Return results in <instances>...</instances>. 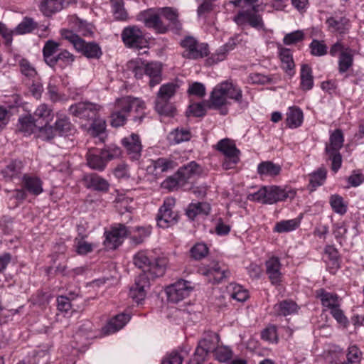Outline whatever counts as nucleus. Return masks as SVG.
<instances>
[{
  "mask_svg": "<svg viewBox=\"0 0 364 364\" xmlns=\"http://www.w3.org/2000/svg\"><path fill=\"white\" fill-rule=\"evenodd\" d=\"M101 106L90 102H80L70 107V112L80 119L90 121L99 115Z\"/></svg>",
  "mask_w": 364,
  "mask_h": 364,
  "instance_id": "ddd939ff",
  "label": "nucleus"
},
{
  "mask_svg": "<svg viewBox=\"0 0 364 364\" xmlns=\"http://www.w3.org/2000/svg\"><path fill=\"white\" fill-rule=\"evenodd\" d=\"M149 287L150 278L146 272H141L136 278L134 285L130 288L129 296L139 304L144 300Z\"/></svg>",
  "mask_w": 364,
  "mask_h": 364,
  "instance_id": "dca6fc26",
  "label": "nucleus"
},
{
  "mask_svg": "<svg viewBox=\"0 0 364 364\" xmlns=\"http://www.w3.org/2000/svg\"><path fill=\"white\" fill-rule=\"evenodd\" d=\"M298 306L291 300H284L274 306V312L279 316H287L296 313Z\"/></svg>",
  "mask_w": 364,
  "mask_h": 364,
  "instance_id": "e433bc0d",
  "label": "nucleus"
},
{
  "mask_svg": "<svg viewBox=\"0 0 364 364\" xmlns=\"http://www.w3.org/2000/svg\"><path fill=\"white\" fill-rule=\"evenodd\" d=\"M132 109L135 113L132 119L133 122L136 124H140L146 116L145 102L141 99L132 96L117 98L110 114L111 125L113 127L124 126Z\"/></svg>",
  "mask_w": 364,
  "mask_h": 364,
  "instance_id": "f257e3e1",
  "label": "nucleus"
},
{
  "mask_svg": "<svg viewBox=\"0 0 364 364\" xmlns=\"http://www.w3.org/2000/svg\"><path fill=\"white\" fill-rule=\"evenodd\" d=\"M134 264L142 272H146L150 280L164 275L168 264V257L161 252L156 250L140 251L134 257Z\"/></svg>",
  "mask_w": 364,
  "mask_h": 364,
  "instance_id": "f03ea898",
  "label": "nucleus"
},
{
  "mask_svg": "<svg viewBox=\"0 0 364 364\" xmlns=\"http://www.w3.org/2000/svg\"><path fill=\"white\" fill-rule=\"evenodd\" d=\"M219 339L218 335L214 332L205 333L203 338L198 342L193 358L188 364H202L208 354L214 352L218 346Z\"/></svg>",
  "mask_w": 364,
  "mask_h": 364,
  "instance_id": "6e6552de",
  "label": "nucleus"
},
{
  "mask_svg": "<svg viewBox=\"0 0 364 364\" xmlns=\"http://www.w3.org/2000/svg\"><path fill=\"white\" fill-rule=\"evenodd\" d=\"M82 182L85 187L96 191L107 192L109 188L108 181L95 173L85 175Z\"/></svg>",
  "mask_w": 364,
  "mask_h": 364,
  "instance_id": "b1692460",
  "label": "nucleus"
},
{
  "mask_svg": "<svg viewBox=\"0 0 364 364\" xmlns=\"http://www.w3.org/2000/svg\"><path fill=\"white\" fill-rule=\"evenodd\" d=\"M121 36L123 43L127 48L141 49L146 46L147 41L143 32L136 26L124 28Z\"/></svg>",
  "mask_w": 364,
  "mask_h": 364,
  "instance_id": "9b49d317",
  "label": "nucleus"
},
{
  "mask_svg": "<svg viewBox=\"0 0 364 364\" xmlns=\"http://www.w3.org/2000/svg\"><path fill=\"white\" fill-rule=\"evenodd\" d=\"M188 92L190 95L203 97L205 95V87L203 84L196 82L190 85Z\"/></svg>",
  "mask_w": 364,
  "mask_h": 364,
  "instance_id": "69168bd1",
  "label": "nucleus"
},
{
  "mask_svg": "<svg viewBox=\"0 0 364 364\" xmlns=\"http://www.w3.org/2000/svg\"><path fill=\"white\" fill-rule=\"evenodd\" d=\"M61 8V3L58 0H43L40 5V10L47 16L60 11Z\"/></svg>",
  "mask_w": 364,
  "mask_h": 364,
  "instance_id": "49530a36",
  "label": "nucleus"
},
{
  "mask_svg": "<svg viewBox=\"0 0 364 364\" xmlns=\"http://www.w3.org/2000/svg\"><path fill=\"white\" fill-rule=\"evenodd\" d=\"M326 169L321 167L310 175L309 183L312 188H315L323 183L326 178Z\"/></svg>",
  "mask_w": 364,
  "mask_h": 364,
  "instance_id": "3c124183",
  "label": "nucleus"
},
{
  "mask_svg": "<svg viewBox=\"0 0 364 364\" xmlns=\"http://www.w3.org/2000/svg\"><path fill=\"white\" fill-rule=\"evenodd\" d=\"M216 149L223 153L225 157L232 156L235 159V156H239L240 153L235 144L229 139L219 141L216 144Z\"/></svg>",
  "mask_w": 364,
  "mask_h": 364,
  "instance_id": "473e14b6",
  "label": "nucleus"
},
{
  "mask_svg": "<svg viewBox=\"0 0 364 364\" xmlns=\"http://www.w3.org/2000/svg\"><path fill=\"white\" fill-rule=\"evenodd\" d=\"M153 166L156 173H164L177 166V163L169 158H159L154 161Z\"/></svg>",
  "mask_w": 364,
  "mask_h": 364,
  "instance_id": "c03bdc74",
  "label": "nucleus"
},
{
  "mask_svg": "<svg viewBox=\"0 0 364 364\" xmlns=\"http://www.w3.org/2000/svg\"><path fill=\"white\" fill-rule=\"evenodd\" d=\"M183 48L182 56L188 59H198L206 57L209 54L208 44L198 43L192 36H186L180 43Z\"/></svg>",
  "mask_w": 364,
  "mask_h": 364,
  "instance_id": "1a4fd4ad",
  "label": "nucleus"
},
{
  "mask_svg": "<svg viewBox=\"0 0 364 364\" xmlns=\"http://www.w3.org/2000/svg\"><path fill=\"white\" fill-rule=\"evenodd\" d=\"M301 88L304 90H310L314 85V77L312 75V70L309 65H302L301 69Z\"/></svg>",
  "mask_w": 364,
  "mask_h": 364,
  "instance_id": "a19ab883",
  "label": "nucleus"
},
{
  "mask_svg": "<svg viewBox=\"0 0 364 364\" xmlns=\"http://www.w3.org/2000/svg\"><path fill=\"white\" fill-rule=\"evenodd\" d=\"M159 13L164 18L168 21L169 31L178 33L182 29V25L178 20V14L176 10L171 7H164L159 9Z\"/></svg>",
  "mask_w": 364,
  "mask_h": 364,
  "instance_id": "bb28decb",
  "label": "nucleus"
},
{
  "mask_svg": "<svg viewBox=\"0 0 364 364\" xmlns=\"http://www.w3.org/2000/svg\"><path fill=\"white\" fill-rule=\"evenodd\" d=\"M213 353L215 359L220 362H227L232 356V350L225 346H217Z\"/></svg>",
  "mask_w": 364,
  "mask_h": 364,
  "instance_id": "13d9d810",
  "label": "nucleus"
},
{
  "mask_svg": "<svg viewBox=\"0 0 364 364\" xmlns=\"http://www.w3.org/2000/svg\"><path fill=\"white\" fill-rule=\"evenodd\" d=\"M90 124L87 130L91 135L94 136H97L105 130V121L99 118V115L95 119L90 120Z\"/></svg>",
  "mask_w": 364,
  "mask_h": 364,
  "instance_id": "603ef678",
  "label": "nucleus"
},
{
  "mask_svg": "<svg viewBox=\"0 0 364 364\" xmlns=\"http://www.w3.org/2000/svg\"><path fill=\"white\" fill-rule=\"evenodd\" d=\"M127 234V227L124 225L118 224L112 227L109 232H105L104 245L108 249L114 250L122 243Z\"/></svg>",
  "mask_w": 364,
  "mask_h": 364,
  "instance_id": "a211bd4d",
  "label": "nucleus"
},
{
  "mask_svg": "<svg viewBox=\"0 0 364 364\" xmlns=\"http://www.w3.org/2000/svg\"><path fill=\"white\" fill-rule=\"evenodd\" d=\"M60 44L53 40H48L45 43L43 48V56L45 63L50 68H53V63L55 62V54L59 50Z\"/></svg>",
  "mask_w": 364,
  "mask_h": 364,
  "instance_id": "c756f323",
  "label": "nucleus"
},
{
  "mask_svg": "<svg viewBox=\"0 0 364 364\" xmlns=\"http://www.w3.org/2000/svg\"><path fill=\"white\" fill-rule=\"evenodd\" d=\"M121 154V149L115 145L102 149L92 148L86 154L87 164L90 168L101 171L105 168L108 161L119 157Z\"/></svg>",
  "mask_w": 364,
  "mask_h": 364,
  "instance_id": "20e7f679",
  "label": "nucleus"
},
{
  "mask_svg": "<svg viewBox=\"0 0 364 364\" xmlns=\"http://www.w3.org/2000/svg\"><path fill=\"white\" fill-rule=\"evenodd\" d=\"M31 116L36 122L38 130L43 134V129L49 126V122L53 118V113L47 105L41 104Z\"/></svg>",
  "mask_w": 364,
  "mask_h": 364,
  "instance_id": "4be33fe9",
  "label": "nucleus"
},
{
  "mask_svg": "<svg viewBox=\"0 0 364 364\" xmlns=\"http://www.w3.org/2000/svg\"><path fill=\"white\" fill-rule=\"evenodd\" d=\"M1 174L6 181L20 183L23 173V164L20 160H13L2 169Z\"/></svg>",
  "mask_w": 364,
  "mask_h": 364,
  "instance_id": "aec40b11",
  "label": "nucleus"
},
{
  "mask_svg": "<svg viewBox=\"0 0 364 364\" xmlns=\"http://www.w3.org/2000/svg\"><path fill=\"white\" fill-rule=\"evenodd\" d=\"M122 144L132 160H139L141 156L142 145L139 136L132 133L122 139Z\"/></svg>",
  "mask_w": 364,
  "mask_h": 364,
  "instance_id": "6ab92c4d",
  "label": "nucleus"
},
{
  "mask_svg": "<svg viewBox=\"0 0 364 364\" xmlns=\"http://www.w3.org/2000/svg\"><path fill=\"white\" fill-rule=\"evenodd\" d=\"M267 200L265 203L273 204L278 201L285 200L287 198L292 199L296 195V191L293 189H283L279 186H266Z\"/></svg>",
  "mask_w": 364,
  "mask_h": 364,
  "instance_id": "5701e85b",
  "label": "nucleus"
},
{
  "mask_svg": "<svg viewBox=\"0 0 364 364\" xmlns=\"http://www.w3.org/2000/svg\"><path fill=\"white\" fill-rule=\"evenodd\" d=\"M18 129L26 134H31L38 130L36 122L31 114H26L18 119Z\"/></svg>",
  "mask_w": 364,
  "mask_h": 364,
  "instance_id": "58836bf2",
  "label": "nucleus"
},
{
  "mask_svg": "<svg viewBox=\"0 0 364 364\" xmlns=\"http://www.w3.org/2000/svg\"><path fill=\"white\" fill-rule=\"evenodd\" d=\"M281 170L279 164L270 161H262L257 166V173L260 176H276L280 173Z\"/></svg>",
  "mask_w": 364,
  "mask_h": 364,
  "instance_id": "f704fd0d",
  "label": "nucleus"
},
{
  "mask_svg": "<svg viewBox=\"0 0 364 364\" xmlns=\"http://www.w3.org/2000/svg\"><path fill=\"white\" fill-rule=\"evenodd\" d=\"M249 81L253 84H269L272 82V78L271 76L264 75L261 73H251L249 75Z\"/></svg>",
  "mask_w": 364,
  "mask_h": 364,
  "instance_id": "680f3d73",
  "label": "nucleus"
},
{
  "mask_svg": "<svg viewBox=\"0 0 364 364\" xmlns=\"http://www.w3.org/2000/svg\"><path fill=\"white\" fill-rule=\"evenodd\" d=\"M20 183L21 188L33 196H38L43 191L42 180L34 175L24 174Z\"/></svg>",
  "mask_w": 364,
  "mask_h": 364,
  "instance_id": "393cba45",
  "label": "nucleus"
},
{
  "mask_svg": "<svg viewBox=\"0 0 364 364\" xmlns=\"http://www.w3.org/2000/svg\"><path fill=\"white\" fill-rule=\"evenodd\" d=\"M210 211V205L206 202L192 203L187 208L186 215L190 219L194 220L198 215H208Z\"/></svg>",
  "mask_w": 364,
  "mask_h": 364,
  "instance_id": "2f4dec72",
  "label": "nucleus"
},
{
  "mask_svg": "<svg viewBox=\"0 0 364 364\" xmlns=\"http://www.w3.org/2000/svg\"><path fill=\"white\" fill-rule=\"evenodd\" d=\"M191 136V133L188 129L176 128L170 132L168 136V139L171 144H177L189 141Z\"/></svg>",
  "mask_w": 364,
  "mask_h": 364,
  "instance_id": "4c0bfd02",
  "label": "nucleus"
},
{
  "mask_svg": "<svg viewBox=\"0 0 364 364\" xmlns=\"http://www.w3.org/2000/svg\"><path fill=\"white\" fill-rule=\"evenodd\" d=\"M311 54L314 56H323L327 53L328 47L323 43L316 39H314L309 45Z\"/></svg>",
  "mask_w": 364,
  "mask_h": 364,
  "instance_id": "5fc2aeb1",
  "label": "nucleus"
},
{
  "mask_svg": "<svg viewBox=\"0 0 364 364\" xmlns=\"http://www.w3.org/2000/svg\"><path fill=\"white\" fill-rule=\"evenodd\" d=\"M325 254L328 256V259L331 262L333 267L338 268V253L336 248L333 246H326L325 248Z\"/></svg>",
  "mask_w": 364,
  "mask_h": 364,
  "instance_id": "0e129e2a",
  "label": "nucleus"
},
{
  "mask_svg": "<svg viewBox=\"0 0 364 364\" xmlns=\"http://www.w3.org/2000/svg\"><path fill=\"white\" fill-rule=\"evenodd\" d=\"M130 316L126 314H117L112 318L103 327V331L105 334L114 333L122 329L129 321Z\"/></svg>",
  "mask_w": 364,
  "mask_h": 364,
  "instance_id": "cd10ccee",
  "label": "nucleus"
},
{
  "mask_svg": "<svg viewBox=\"0 0 364 364\" xmlns=\"http://www.w3.org/2000/svg\"><path fill=\"white\" fill-rule=\"evenodd\" d=\"M303 118V112L300 108L296 107H290L287 113V125L289 128H297L301 126Z\"/></svg>",
  "mask_w": 364,
  "mask_h": 364,
  "instance_id": "72a5a7b5",
  "label": "nucleus"
},
{
  "mask_svg": "<svg viewBox=\"0 0 364 364\" xmlns=\"http://www.w3.org/2000/svg\"><path fill=\"white\" fill-rule=\"evenodd\" d=\"M58 309L60 311L68 312L71 308L72 304L70 299L65 296H59L57 298Z\"/></svg>",
  "mask_w": 364,
  "mask_h": 364,
  "instance_id": "774afa93",
  "label": "nucleus"
},
{
  "mask_svg": "<svg viewBox=\"0 0 364 364\" xmlns=\"http://www.w3.org/2000/svg\"><path fill=\"white\" fill-rule=\"evenodd\" d=\"M279 56L282 64V68L291 76L294 73V62L290 49L282 48L279 50Z\"/></svg>",
  "mask_w": 364,
  "mask_h": 364,
  "instance_id": "c9c22d12",
  "label": "nucleus"
},
{
  "mask_svg": "<svg viewBox=\"0 0 364 364\" xmlns=\"http://www.w3.org/2000/svg\"><path fill=\"white\" fill-rule=\"evenodd\" d=\"M344 136L339 129L333 131L329 137V142L326 144L325 154L326 159L331 161V170L336 173L342 166V156L340 153L343 147Z\"/></svg>",
  "mask_w": 364,
  "mask_h": 364,
  "instance_id": "423d86ee",
  "label": "nucleus"
},
{
  "mask_svg": "<svg viewBox=\"0 0 364 364\" xmlns=\"http://www.w3.org/2000/svg\"><path fill=\"white\" fill-rule=\"evenodd\" d=\"M193 287L191 282L180 279L166 289L168 300L172 303H178L189 296Z\"/></svg>",
  "mask_w": 364,
  "mask_h": 364,
  "instance_id": "4468645a",
  "label": "nucleus"
},
{
  "mask_svg": "<svg viewBox=\"0 0 364 364\" xmlns=\"http://www.w3.org/2000/svg\"><path fill=\"white\" fill-rule=\"evenodd\" d=\"M354 50L351 48L347 49L341 53L338 58V71L340 73H344L352 67L353 64Z\"/></svg>",
  "mask_w": 364,
  "mask_h": 364,
  "instance_id": "79ce46f5",
  "label": "nucleus"
},
{
  "mask_svg": "<svg viewBox=\"0 0 364 364\" xmlns=\"http://www.w3.org/2000/svg\"><path fill=\"white\" fill-rule=\"evenodd\" d=\"M62 37L72 43L76 50L82 53L88 58L98 59L102 55L100 47L94 42L87 43L70 30L60 31Z\"/></svg>",
  "mask_w": 364,
  "mask_h": 364,
  "instance_id": "0eeeda50",
  "label": "nucleus"
},
{
  "mask_svg": "<svg viewBox=\"0 0 364 364\" xmlns=\"http://www.w3.org/2000/svg\"><path fill=\"white\" fill-rule=\"evenodd\" d=\"M161 63L151 62L146 64V75L149 77V85L151 87L161 82Z\"/></svg>",
  "mask_w": 364,
  "mask_h": 364,
  "instance_id": "c85d7f7f",
  "label": "nucleus"
},
{
  "mask_svg": "<svg viewBox=\"0 0 364 364\" xmlns=\"http://www.w3.org/2000/svg\"><path fill=\"white\" fill-rule=\"evenodd\" d=\"M304 34L302 31H296L290 33H287L283 39L284 43L286 45H291L302 41Z\"/></svg>",
  "mask_w": 364,
  "mask_h": 364,
  "instance_id": "052dcab7",
  "label": "nucleus"
},
{
  "mask_svg": "<svg viewBox=\"0 0 364 364\" xmlns=\"http://www.w3.org/2000/svg\"><path fill=\"white\" fill-rule=\"evenodd\" d=\"M230 272L226 269H223L218 263L213 264L208 269L205 274L208 277H213L215 282H220L224 278L227 277Z\"/></svg>",
  "mask_w": 364,
  "mask_h": 364,
  "instance_id": "09e8293b",
  "label": "nucleus"
},
{
  "mask_svg": "<svg viewBox=\"0 0 364 364\" xmlns=\"http://www.w3.org/2000/svg\"><path fill=\"white\" fill-rule=\"evenodd\" d=\"M248 292L242 286L235 285L232 287L231 297L238 301H245L248 298Z\"/></svg>",
  "mask_w": 364,
  "mask_h": 364,
  "instance_id": "e2e57ef3",
  "label": "nucleus"
},
{
  "mask_svg": "<svg viewBox=\"0 0 364 364\" xmlns=\"http://www.w3.org/2000/svg\"><path fill=\"white\" fill-rule=\"evenodd\" d=\"M326 23L331 32L344 33L348 30L349 20L345 17H329L326 19Z\"/></svg>",
  "mask_w": 364,
  "mask_h": 364,
  "instance_id": "7c9ffc66",
  "label": "nucleus"
},
{
  "mask_svg": "<svg viewBox=\"0 0 364 364\" xmlns=\"http://www.w3.org/2000/svg\"><path fill=\"white\" fill-rule=\"evenodd\" d=\"M55 62L53 63V68L56 65H59L61 68L70 66L73 64L75 60V56L67 50H63L59 53L55 55L54 58Z\"/></svg>",
  "mask_w": 364,
  "mask_h": 364,
  "instance_id": "37998d69",
  "label": "nucleus"
},
{
  "mask_svg": "<svg viewBox=\"0 0 364 364\" xmlns=\"http://www.w3.org/2000/svg\"><path fill=\"white\" fill-rule=\"evenodd\" d=\"M261 337L263 340L273 342L277 341V330L274 326L267 327L262 331Z\"/></svg>",
  "mask_w": 364,
  "mask_h": 364,
  "instance_id": "338daca9",
  "label": "nucleus"
},
{
  "mask_svg": "<svg viewBox=\"0 0 364 364\" xmlns=\"http://www.w3.org/2000/svg\"><path fill=\"white\" fill-rule=\"evenodd\" d=\"M242 90L232 82L224 81L218 84L212 91L210 97V108L219 109L228 103V99L237 102L242 100Z\"/></svg>",
  "mask_w": 364,
  "mask_h": 364,
  "instance_id": "7ed1b4c3",
  "label": "nucleus"
},
{
  "mask_svg": "<svg viewBox=\"0 0 364 364\" xmlns=\"http://www.w3.org/2000/svg\"><path fill=\"white\" fill-rule=\"evenodd\" d=\"M316 296L321 299L323 306L328 307L331 310L339 306L338 296L327 292L323 289H320L316 291Z\"/></svg>",
  "mask_w": 364,
  "mask_h": 364,
  "instance_id": "ea45409f",
  "label": "nucleus"
},
{
  "mask_svg": "<svg viewBox=\"0 0 364 364\" xmlns=\"http://www.w3.org/2000/svg\"><path fill=\"white\" fill-rule=\"evenodd\" d=\"M21 73L26 77L33 80L38 75V72L33 65L26 58H21L18 62Z\"/></svg>",
  "mask_w": 364,
  "mask_h": 364,
  "instance_id": "a18cd8bd",
  "label": "nucleus"
},
{
  "mask_svg": "<svg viewBox=\"0 0 364 364\" xmlns=\"http://www.w3.org/2000/svg\"><path fill=\"white\" fill-rule=\"evenodd\" d=\"M299 225V220L297 219L282 220L275 225L274 230L279 233L287 232L295 230Z\"/></svg>",
  "mask_w": 364,
  "mask_h": 364,
  "instance_id": "8fccbe9b",
  "label": "nucleus"
},
{
  "mask_svg": "<svg viewBox=\"0 0 364 364\" xmlns=\"http://www.w3.org/2000/svg\"><path fill=\"white\" fill-rule=\"evenodd\" d=\"M178 85L173 82H169L161 86L155 100V109L161 115L173 117L176 112V108L170 100L173 97Z\"/></svg>",
  "mask_w": 364,
  "mask_h": 364,
  "instance_id": "39448f33",
  "label": "nucleus"
},
{
  "mask_svg": "<svg viewBox=\"0 0 364 364\" xmlns=\"http://www.w3.org/2000/svg\"><path fill=\"white\" fill-rule=\"evenodd\" d=\"M176 200L173 198H166L163 205L160 207L156 215V221L159 227L167 228L175 225L178 220V214L173 210L175 207Z\"/></svg>",
  "mask_w": 364,
  "mask_h": 364,
  "instance_id": "9d476101",
  "label": "nucleus"
},
{
  "mask_svg": "<svg viewBox=\"0 0 364 364\" xmlns=\"http://www.w3.org/2000/svg\"><path fill=\"white\" fill-rule=\"evenodd\" d=\"M266 273L272 284H278L281 282V263L278 257H272L265 263Z\"/></svg>",
  "mask_w": 364,
  "mask_h": 364,
  "instance_id": "a878e982",
  "label": "nucleus"
},
{
  "mask_svg": "<svg viewBox=\"0 0 364 364\" xmlns=\"http://www.w3.org/2000/svg\"><path fill=\"white\" fill-rule=\"evenodd\" d=\"M74 130V126L69 117L62 114L57 115V119L53 126L49 125L43 129V136L46 140L53 139L57 134L59 135H68Z\"/></svg>",
  "mask_w": 364,
  "mask_h": 364,
  "instance_id": "f8f14e48",
  "label": "nucleus"
},
{
  "mask_svg": "<svg viewBox=\"0 0 364 364\" xmlns=\"http://www.w3.org/2000/svg\"><path fill=\"white\" fill-rule=\"evenodd\" d=\"M38 27V23L32 18L25 17L15 28L17 34H26L31 33Z\"/></svg>",
  "mask_w": 364,
  "mask_h": 364,
  "instance_id": "de8ad7c7",
  "label": "nucleus"
},
{
  "mask_svg": "<svg viewBox=\"0 0 364 364\" xmlns=\"http://www.w3.org/2000/svg\"><path fill=\"white\" fill-rule=\"evenodd\" d=\"M141 17L145 26L152 28L157 33L164 34L169 31V26L163 21L160 13L147 10L141 14Z\"/></svg>",
  "mask_w": 364,
  "mask_h": 364,
  "instance_id": "2eb2a0df",
  "label": "nucleus"
},
{
  "mask_svg": "<svg viewBox=\"0 0 364 364\" xmlns=\"http://www.w3.org/2000/svg\"><path fill=\"white\" fill-rule=\"evenodd\" d=\"M330 204L332 209L338 214L343 215L347 211V206L339 195H332L330 198Z\"/></svg>",
  "mask_w": 364,
  "mask_h": 364,
  "instance_id": "864d4df0",
  "label": "nucleus"
},
{
  "mask_svg": "<svg viewBox=\"0 0 364 364\" xmlns=\"http://www.w3.org/2000/svg\"><path fill=\"white\" fill-rule=\"evenodd\" d=\"M76 242V252L77 254L84 255L92 252L93 245L85 241L83 237L81 239H75Z\"/></svg>",
  "mask_w": 364,
  "mask_h": 364,
  "instance_id": "bf43d9fd",
  "label": "nucleus"
},
{
  "mask_svg": "<svg viewBox=\"0 0 364 364\" xmlns=\"http://www.w3.org/2000/svg\"><path fill=\"white\" fill-rule=\"evenodd\" d=\"M200 171V166L195 161H191L178 170L176 178H170L167 180L166 183H170L171 186L183 184L193 176L198 175Z\"/></svg>",
  "mask_w": 364,
  "mask_h": 364,
  "instance_id": "f3484780",
  "label": "nucleus"
},
{
  "mask_svg": "<svg viewBox=\"0 0 364 364\" xmlns=\"http://www.w3.org/2000/svg\"><path fill=\"white\" fill-rule=\"evenodd\" d=\"M257 7V6H253L252 11L239 12L234 18L235 22L239 26L248 23L252 27L262 28L263 26L262 18L260 15L256 14Z\"/></svg>",
  "mask_w": 364,
  "mask_h": 364,
  "instance_id": "412c9836",
  "label": "nucleus"
},
{
  "mask_svg": "<svg viewBox=\"0 0 364 364\" xmlns=\"http://www.w3.org/2000/svg\"><path fill=\"white\" fill-rule=\"evenodd\" d=\"M190 253L191 257L199 260L208 255V248L204 243H197L191 249Z\"/></svg>",
  "mask_w": 364,
  "mask_h": 364,
  "instance_id": "4d7b16f0",
  "label": "nucleus"
},
{
  "mask_svg": "<svg viewBox=\"0 0 364 364\" xmlns=\"http://www.w3.org/2000/svg\"><path fill=\"white\" fill-rule=\"evenodd\" d=\"M113 13L116 19L125 20L127 18V13L124 8L123 0H111Z\"/></svg>",
  "mask_w": 364,
  "mask_h": 364,
  "instance_id": "6e6d98bb",
  "label": "nucleus"
}]
</instances>
